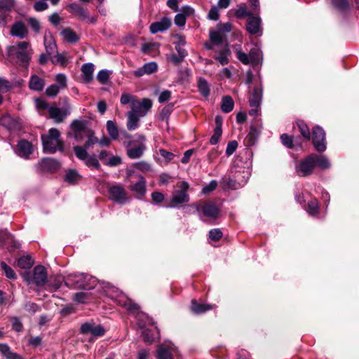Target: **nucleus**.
<instances>
[{
	"label": "nucleus",
	"mask_w": 359,
	"mask_h": 359,
	"mask_svg": "<svg viewBox=\"0 0 359 359\" xmlns=\"http://www.w3.org/2000/svg\"><path fill=\"white\" fill-rule=\"evenodd\" d=\"M8 55L15 58L22 66L27 67L31 60L33 49L28 41H20L16 44L10 46L7 48Z\"/></svg>",
	"instance_id": "obj_1"
},
{
	"label": "nucleus",
	"mask_w": 359,
	"mask_h": 359,
	"mask_svg": "<svg viewBox=\"0 0 359 359\" xmlns=\"http://www.w3.org/2000/svg\"><path fill=\"white\" fill-rule=\"evenodd\" d=\"M41 140L46 153L54 154L64 150L65 143L60 137V133L55 128H50L46 135H42Z\"/></svg>",
	"instance_id": "obj_2"
},
{
	"label": "nucleus",
	"mask_w": 359,
	"mask_h": 359,
	"mask_svg": "<svg viewBox=\"0 0 359 359\" xmlns=\"http://www.w3.org/2000/svg\"><path fill=\"white\" fill-rule=\"evenodd\" d=\"M97 280L84 273L69 274L65 278V285L69 288L91 290L96 285Z\"/></svg>",
	"instance_id": "obj_3"
},
{
	"label": "nucleus",
	"mask_w": 359,
	"mask_h": 359,
	"mask_svg": "<svg viewBox=\"0 0 359 359\" xmlns=\"http://www.w3.org/2000/svg\"><path fill=\"white\" fill-rule=\"evenodd\" d=\"M177 189L174 190L170 198V204L165 205L167 208H179L184 203H187L190 197L188 194L189 184L186 181H180L177 183Z\"/></svg>",
	"instance_id": "obj_4"
},
{
	"label": "nucleus",
	"mask_w": 359,
	"mask_h": 359,
	"mask_svg": "<svg viewBox=\"0 0 359 359\" xmlns=\"http://www.w3.org/2000/svg\"><path fill=\"white\" fill-rule=\"evenodd\" d=\"M313 158L316 157L313 156V154H311L299 162V165L296 166L295 168L297 175L299 177H307L313 173L316 167Z\"/></svg>",
	"instance_id": "obj_5"
},
{
	"label": "nucleus",
	"mask_w": 359,
	"mask_h": 359,
	"mask_svg": "<svg viewBox=\"0 0 359 359\" xmlns=\"http://www.w3.org/2000/svg\"><path fill=\"white\" fill-rule=\"evenodd\" d=\"M80 332L82 334H91L90 341H93L95 337H102L105 334V330L101 325H96L93 322H87L81 325Z\"/></svg>",
	"instance_id": "obj_6"
},
{
	"label": "nucleus",
	"mask_w": 359,
	"mask_h": 359,
	"mask_svg": "<svg viewBox=\"0 0 359 359\" xmlns=\"http://www.w3.org/2000/svg\"><path fill=\"white\" fill-rule=\"evenodd\" d=\"M145 140L146 138L144 135H137L135 142L137 143V145L135 147L129 146L126 147L127 155L130 158L137 159L143 155L146 150V145L144 144Z\"/></svg>",
	"instance_id": "obj_7"
},
{
	"label": "nucleus",
	"mask_w": 359,
	"mask_h": 359,
	"mask_svg": "<svg viewBox=\"0 0 359 359\" xmlns=\"http://www.w3.org/2000/svg\"><path fill=\"white\" fill-rule=\"evenodd\" d=\"M109 297L114 299L117 304L123 306L131 312H135L139 309L137 304L133 303L131 299H128L117 290H113L112 294H109Z\"/></svg>",
	"instance_id": "obj_8"
},
{
	"label": "nucleus",
	"mask_w": 359,
	"mask_h": 359,
	"mask_svg": "<svg viewBox=\"0 0 359 359\" xmlns=\"http://www.w3.org/2000/svg\"><path fill=\"white\" fill-rule=\"evenodd\" d=\"M109 197L118 204H124L130 199L125 189L121 185L118 184L109 187Z\"/></svg>",
	"instance_id": "obj_9"
},
{
	"label": "nucleus",
	"mask_w": 359,
	"mask_h": 359,
	"mask_svg": "<svg viewBox=\"0 0 359 359\" xmlns=\"http://www.w3.org/2000/svg\"><path fill=\"white\" fill-rule=\"evenodd\" d=\"M312 142L315 149L319 152L326 150L325 133L320 126L313 128Z\"/></svg>",
	"instance_id": "obj_10"
},
{
	"label": "nucleus",
	"mask_w": 359,
	"mask_h": 359,
	"mask_svg": "<svg viewBox=\"0 0 359 359\" xmlns=\"http://www.w3.org/2000/svg\"><path fill=\"white\" fill-rule=\"evenodd\" d=\"M70 128L73 133L74 138L78 141L81 142L83 140V135L89 131L90 129L87 127V121L84 120H74L71 125Z\"/></svg>",
	"instance_id": "obj_11"
},
{
	"label": "nucleus",
	"mask_w": 359,
	"mask_h": 359,
	"mask_svg": "<svg viewBox=\"0 0 359 359\" xmlns=\"http://www.w3.org/2000/svg\"><path fill=\"white\" fill-rule=\"evenodd\" d=\"M151 107L152 101L149 98H144L142 101L135 100L132 103L131 111L140 117H144Z\"/></svg>",
	"instance_id": "obj_12"
},
{
	"label": "nucleus",
	"mask_w": 359,
	"mask_h": 359,
	"mask_svg": "<svg viewBox=\"0 0 359 359\" xmlns=\"http://www.w3.org/2000/svg\"><path fill=\"white\" fill-rule=\"evenodd\" d=\"M72 107L69 104L60 109L57 107L51 106L49 108V116L57 123H62L65 118L71 114Z\"/></svg>",
	"instance_id": "obj_13"
},
{
	"label": "nucleus",
	"mask_w": 359,
	"mask_h": 359,
	"mask_svg": "<svg viewBox=\"0 0 359 359\" xmlns=\"http://www.w3.org/2000/svg\"><path fill=\"white\" fill-rule=\"evenodd\" d=\"M60 166V164L57 160L43 158L36 165V170L39 172H55L59 169Z\"/></svg>",
	"instance_id": "obj_14"
},
{
	"label": "nucleus",
	"mask_w": 359,
	"mask_h": 359,
	"mask_svg": "<svg viewBox=\"0 0 359 359\" xmlns=\"http://www.w3.org/2000/svg\"><path fill=\"white\" fill-rule=\"evenodd\" d=\"M34 151V146L32 144L26 140H20L18 142L16 145V148L15 149V154L20 158H22L25 160H28L30 158V155Z\"/></svg>",
	"instance_id": "obj_15"
},
{
	"label": "nucleus",
	"mask_w": 359,
	"mask_h": 359,
	"mask_svg": "<svg viewBox=\"0 0 359 359\" xmlns=\"http://www.w3.org/2000/svg\"><path fill=\"white\" fill-rule=\"evenodd\" d=\"M195 208L197 211L201 210L205 217L210 219H216L219 212L218 207L212 202H207L201 207L195 206Z\"/></svg>",
	"instance_id": "obj_16"
},
{
	"label": "nucleus",
	"mask_w": 359,
	"mask_h": 359,
	"mask_svg": "<svg viewBox=\"0 0 359 359\" xmlns=\"http://www.w3.org/2000/svg\"><path fill=\"white\" fill-rule=\"evenodd\" d=\"M171 26V20L168 17L162 18L159 21L154 22L151 24L149 31L151 34L163 32L170 28Z\"/></svg>",
	"instance_id": "obj_17"
},
{
	"label": "nucleus",
	"mask_w": 359,
	"mask_h": 359,
	"mask_svg": "<svg viewBox=\"0 0 359 359\" xmlns=\"http://www.w3.org/2000/svg\"><path fill=\"white\" fill-rule=\"evenodd\" d=\"M10 34L12 36L22 39L27 36L28 29L23 22L17 21L11 26Z\"/></svg>",
	"instance_id": "obj_18"
},
{
	"label": "nucleus",
	"mask_w": 359,
	"mask_h": 359,
	"mask_svg": "<svg viewBox=\"0 0 359 359\" xmlns=\"http://www.w3.org/2000/svg\"><path fill=\"white\" fill-rule=\"evenodd\" d=\"M33 280L38 286H42L46 283L47 273L43 266L38 265L34 267L33 271Z\"/></svg>",
	"instance_id": "obj_19"
},
{
	"label": "nucleus",
	"mask_w": 359,
	"mask_h": 359,
	"mask_svg": "<svg viewBox=\"0 0 359 359\" xmlns=\"http://www.w3.org/2000/svg\"><path fill=\"white\" fill-rule=\"evenodd\" d=\"M158 69L157 63L155 62H150L145 63L142 67L133 72L134 76L136 77L142 76L144 74H151Z\"/></svg>",
	"instance_id": "obj_20"
},
{
	"label": "nucleus",
	"mask_w": 359,
	"mask_h": 359,
	"mask_svg": "<svg viewBox=\"0 0 359 359\" xmlns=\"http://www.w3.org/2000/svg\"><path fill=\"white\" fill-rule=\"evenodd\" d=\"M215 52L217 53V55L214 57V58L218 61L222 65H226L229 62V56L231 54V51L229 48L228 44L225 42L224 47L218 50H215Z\"/></svg>",
	"instance_id": "obj_21"
},
{
	"label": "nucleus",
	"mask_w": 359,
	"mask_h": 359,
	"mask_svg": "<svg viewBox=\"0 0 359 359\" xmlns=\"http://www.w3.org/2000/svg\"><path fill=\"white\" fill-rule=\"evenodd\" d=\"M46 81L44 79L39 76L36 74H32L30 76L29 81V88L34 91L40 92L44 88Z\"/></svg>",
	"instance_id": "obj_22"
},
{
	"label": "nucleus",
	"mask_w": 359,
	"mask_h": 359,
	"mask_svg": "<svg viewBox=\"0 0 359 359\" xmlns=\"http://www.w3.org/2000/svg\"><path fill=\"white\" fill-rule=\"evenodd\" d=\"M215 128L214 129V133L211 136L210 143L215 145L218 143L219 138L222 134V118L219 116L215 117Z\"/></svg>",
	"instance_id": "obj_23"
},
{
	"label": "nucleus",
	"mask_w": 359,
	"mask_h": 359,
	"mask_svg": "<svg viewBox=\"0 0 359 359\" xmlns=\"http://www.w3.org/2000/svg\"><path fill=\"white\" fill-rule=\"evenodd\" d=\"M130 189L139 196H144L146 194V180L142 175L139 176V180L130 186Z\"/></svg>",
	"instance_id": "obj_24"
},
{
	"label": "nucleus",
	"mask_w": 359,
	"mask_h": 359,
	"mask_svg": "<svg viewBox=\"0 0 359 359\" xmlns=\"http://www.w3.org/2000/svg\"><path fill=\"white\" fill-rule=\"evenodd\" d=\"M261 19L259 17L250 16L247 21L246 28L251 34H257L260 30Z\"/></svg>",
	"instance_id": "obj_25"
},
{
	"label": "nucleus",
	"mask_w": 359,
	"mask_h": 359,
	"mask_svg": "<svg viewBox=\"0 0 359 359\" xmlns=\"http://www.w3.org/2000/svg\"><path fill=\"white\" fill-rule=\"evenodd\" d=\"M157 359H172V348L170 345L161 344L156 351Z\"/></svg>",
	"instance_id": "obj_26"
},
{
	"label": "nucleus",
	"mask_w": 359,
	"mask_h": 359,
	"mask_svg": "<svg viewBox=\"0 0 359 359\" xmlns=\"http://www.w3.org/2000/svg\"><path fill=\"white\" fill-rule=\"evenodd\" d=\"M69 12L77 15L81 20H86L88 19V14L86 9L81 7L78 4H71L68 6Z\"/></svg>",
	"instance_id": "obj_27"
},
{
	"label": "nucleus",
	"mask_w": 359,
	"mask_h": 359,
	"mask_svg": "<svg viewBox=\"0 0 359 359\" xmlns=\"http://www.w3.org/2000/svg\"><path fill=\"white\" fill-rule=\"evenodd\" d=\"M263 90L262 87H255L253 93L249 98V103L251 107H259L262 100Z\"/></svg>",
	"instance_id": "obj_28"
},
{
	"label": "nucleus",
	"mask_w": 359,
	"mask_h": 359,
	"mask_svg": "<svg viewBox=\"0 0 359 359\" xmlns=\"http://www.w3.org/2000/svg\"><path fill=\"white\" fill-rule=\"evenodd\" d=\"M61 35L65 41L70 43H75L79 40V35L69 27L64 28Z\"/></svg>",
	"instance_id": "obj_29"
},
{
	"label": "nucleus",
	"mask_w": 359,
	"mask_h": 359,
	"mask_svg": "<svg viewBox=\"0 0 359 359\" xmlns=\"http://www.w3.org/2000/svg\"><path fill=\"white\" fill-rule=\"evenodd\" d=\"M82 78L86 83H90L93 79L94 65L93 63H86L81 67Z\"/></svg>",
	"instance_id": "obj_30"
},
{
	"label": "nucleus",
	"mask_w": 359,
	"mask_h": 359,
	"mask_svg": "<svg viewBox=\"0 0 359 359\" xmlns=\"http://www.w3.org/2000/svg\"><path fill=\"white\" fill-rule=\"evenodd\" d=\"M214 306L210 304H200L196 300L193 299L191 303V310L196 314L204 313L207 311L211 310Z\"/></svg>",
	"instance_id": "obj_31"
},
{
	"label": "nucleus",
	"mask_w": 359,
	"mask_h": 359,
	"mask_svg": "<svg viewBox=\"0 0 359 359\" xmlns=\"http://www.w3.org/2000/svg\"><path fill=\"white\" fill-rule=\"evenodd\" d=\"M226 34L220 29L210 32V41L215 45L223 44L226 41Z\"/></svg>",
	"instance_id": "obj_32"
},
{
	"label": "nucleus",
	"mask_w": 359,
	"mask_h": 359,
	"mask_svg": "<svg viewBox=\"0 0 359 359\" xmlns=\"http://www.w3.org/2000/svg\"><path fill=\"white\" fill-rule=\"evenodd\" d=\"M140 116L134 114L131 111L127 115V128L129 130H134L139 126Z\"/></svg>",
	"instance_id": "obj_33"
},
{
	"label": "nucleus",
	"mask_w": 359,
	"mask_h": 359,
	"mask_svg": "<svg viewBox=\"0 0 359 359\" xmlns=\"http://www.w3.org/2000/svg\"><path fill=\"white\" fill-rule=\"evenodd\" d=\"M44 46L47 55H51L57 50V45L51 34L44 36Z\"/></svg>",
	"instance_id": "obj_34"
},
{
	"label": "nucleus",
	"mask_w": 359,
	"mask_h": 359,
	"mask_svg": "<svg viewBox=\"0 0 359 359\" xmlns=\"http://www.w3.org/2000/svg\"><path fill=\"white\" fill-rule=\"evenodd\" d=\"M313 156L316 157L313 158L316 166H318L322 170H325L330 168L331 164L325 156L318 155L315 154H313Z\"/></svg>",
	"instance_id": "obj_35"
},
{
	"label": "nucleus",
	"mask_w": 359,
	"mask_h": 359,
	"mask_svg": "<svg viewBox=\"0 0 359 359\" xmlns=\"http://www.w3.org/2000/svg\"><path fill=\"white\" fill-rule=\"evenodd\" d=\"M81 177L76 170H69L65 175V181L70 184H76L78 183Z\"/></svg>",
	"instance_id": "obj_36"
},
{
	"label": "nucleus",
	"mask_w": 359,
	"mask_h": 359,
	"mask_svg": "<svg viewBox=\"0 0 359 359\" xmlns=\"http://www.w3.org/2000/svg\"><path fill=\"white\" fill-rule=\"evenodd\" d=\"M198 89L202 96L208 97L210 95V86L208 81L202 77H200L197 83Z\"/></svg>",
	"instance_id": "obj_37"
},
{
	"label": "nucleus",
	"mask_w": 359,
	"mask_h": 359,
	"mask_svg": "<svg viewBox=\"0 0 359 359\" xmlns=\"http://www.w3.org/2000/svg\"><path fill=\"white\" fill-rule=\"evenodd\" d=\"M62 282L65 283V278H64L61 275H57L50 278L48 286L50 291H55L61 287Z\"/></svg>",
	"instance_id": "obj_38"
},
{
	"label": "nucleus",
	"mask_w": 359,
	"mask_h": 359,
	"mask_svg": "<svg viewBox=\"0 0 359 359\" xmlns=\"http://www.w3.org/2000/svg\"><path fill=\"white\" fill-rule=\"evenodd\" d=\"M0 352L7 359H22L20 355L12 352L10 347L6 344H0Z\"/></svg>",
	"instance_id": "obj_39"
},
{
	"label": "nucleus",
	"mask_w": 359,
	"mask_h": 359,
	"mask_svg": "<svg viewBox=\"0 0 359 359\" xmlns=\"http://www.w3.org/2000/svg\"><path fill=\"white\" fill-rule=\"evenodd\" d=\"M234 52L236 53V57L244 65H249L250 63L249 55L242 50L241 45L234 47Z\"/></svg>",
	"instance_id": "obj_40"
},
{
	"label": "nucleus",
	"mask_w": 359,
	"mask_h": 359,
	"mask_svg": "<svg viewBox=\"0 0 359 359\" xmlns=\"http://www.w3.org/2000/svg\"><path fill=\"white\" fill-rule=\"evenodd\" d=\"M106 128L110 138L114 140H117L118 137V130L115 122L111 120L107 121Z\"/></svg>",
	"instance_id": "obj_41"
},
{
	"label": "nucleus",
	"mask_w": 359,
	"mask_h": 359,
	"mask_svg": "<svg viewBox=\"0 0 359 359\" xmlns=\"http://www.w3.org/2000/svg\"><path fill=\"white\" fill-rule=\"evenodd\" d=\"M234 102L231 97L224 96L222 98L221 109L224 113H229L233 109Z\"/></svg>",
	"instance_id": "obj_42"
},
{
	"label": "nucleus",
	"mask_w": 359,
	"mask_h": 359,
	"mask_svg": "<svg viewBox=\"0 0 359 359\" xmlns=\"http://www.w3.org/2000/svg\"><path fill=\"white\" fill-rule=\"evenodd\" d=\"M239 175L240 174L235 173L233 178L229 179V181L227 182L229 187L233 189H237L246 183L245 180H240Z\"/></svg>",
	"instance_id": "obj_43"
},
{
	"label": "nucleus",
	"mask_w": 359,
	"mask_h": 359,
	"mask_svg": "<svg viewBox=\"0 0 359 359\" xmlns=\"http://www.w3.org/2000/svg\"><path fill=\"white\" fill-rule=\"evenodd\" d=\"M154 332H158L156 327H154L152 330L144 329L142 332L144 341L149 344L152 343L156 337Z\"/></svg>",
	"instance_id": "obj_44"
},
{
	"label": "nucleus",
	"mask_w": 359,
	"mask_h": 359,
	"mask_svg": "<svg viewBox=\"0 0 359 359\" xmlns=\"http://www.w3.org/2000/svg\"><path fill=\"white\" fill-rule=\"evenodd\" d=\"M297 125L302 135L306 140H309L311 138V133L309 126L302 121L299 120L297 121Z\"/></svg>",
	"instance_id": "obj_45"
},
{
	"label": "nucleus",
	"mask_w": 359,
	"mask_h": 359,
	"mask_svg": "<svg viewBox=\"0 0 359 359\" xmlns=\"http://www.w3.org/2000/svg\"><path fill=\"white\" fill-rule=\"evenodd\" d=\"M86 137L88 139L83 145L86 148L89 149L98 142V138L95 136L94 132L91 129L89 131H87V133L83 135V137Z\"/></svg>",
	"instance_id": "obj_46"
},
{
	"label": "nucleus",
	"mask_w": 359,
	"mask_h": 359,
	"mask_svg": "<svg viewBox=\"0 0 359 359\" xmlns=\"http://www.w3.org/2000/svg\"><path fill=\"white\" fill-rule=\"evenodd\" d=\"M34 264L31 257L29 256H23L18 259V266L24 269H30Z\"/></svg>",
	"instance_id": "obj_47"
},
{
	"label": "nucleus",
	"mask_w": 359,
	"mask_h": 359,
	"mask_svg": "<svg viewBox=\"0 0 359 359\" xmlns=\"http://www.w3.org/2000/svg\"><path fill=\"white\" fill-rule=\"evenodd\" d=\"M87 149L88 148H86L85 146H75L74 147V154L76 155V156L81 160V161H85L86 158L88 157V154L87 152Z\"/></svg>",
	"instance_id": "obj_48"
},
{
	"label": "nucleus",
	"mask_w": 359,
	"mask_h": 359,
	"mask_svg": "<svg viewBox=\"0 0 359 359\" xmlns=\"http://www.w3.org/2000/svg\"><path fill=\"white\" fill-rule=\"evenodd\" d=\"M15 4V0H0V10L9 14Z\"/></svg>",
	"instance_id": "obj_49"
},
{
	"label": "nucleus",
	"mask_w": 359,
	"mask_h": 359,
	"mask_svg": "<svg viewBox=\"0 0 359 359\" xmlns=\"http://www.w3.org/2000/svg\"><path fill=\"white\" fill-rule=\"evenodd\" d=\"M235 16L238 19H242L246 16H251V13L248 11L245 4H243L238 6V9L235 12Z\"/></svg>",
	"instance_id": "obj_50"
},
{
	"label": "nucleus",
	"mask_w": 359,
	"mask_h": 359,
	"mask_svg": "<svg viewBox=\"0 0 359 359\" xmlns=\"http://www.w3.org/2000/svg\"><path fill=\"white\" fill-rule=\"evenodd\" d=\"M332 5L340 11H346L349 8L348 0H331Z\"/></svg>",
	"instance_id": "obj_51"
},
{
	"label": "nucleus",
	"mask_w": 359,
	"mask_h": 359,
	"mask_svg": "<svg viewBox=\"0 0 359 359\" xmlns=\"http://www.w3.org/2000/svg\"><path fill=\"white\" fill-rule=\"evenodd\" d=\"M120 140L123 141V144L125 147L132 146L133 144L135 142V140H132L131 135L127 133L126 130L121 131Z\"/></svg>",
	"instance_id": "obj_52"
},
{
	"label": "nucleus",
	"mask_w": 359,
	"mask_h": 359,
	"mask_svg": "<svg viewBox=\"0 0 359 359\" xmlns=\"http://www.w3.org/2000/svg\"><path fill=\"white\" fill-rule=\"evenodd\" d=\"M319 209L318 202L316 199H312L308 203L306 211L312 215L318 214Z\"/></svg>",
	"instance_id": "obj_53"
},
{
	"label": "nucleus",
	"mask_w": 359,
	"mask_h": 359,
	"mask_svg": "<svg viewBox=\"0 0 359 359\" xmlns=\"http://www.w3.org/2000/svg\"><path fill=\"white\" fill-rule=\"evenodd\" d=\"M1 267L5 273L6 276L12 280H15L17 278V276L14 271L8 266L5 262H2L1 263Z\"/></svg>",
	"instance_id": "obj_54"
},
{
	"label": "nucleus",
	"mask_w": 359,
	"mask_h": 359,
	"mask_svg": "<svg viewBox=\"0 0 359 359\" xmlns=\"http://www.w3.org/2000/svg\"><path fill=\"white\" fill-rule=\"evenodd\" d=\"M60 90L57 84H52L49 86L46 90V95L50 97H54L57 95Z\"/></svg>",
	"instance_id": "obj_55"
},
{
	"label": "nucleus",
	"mask_w": 359,
	"mask_h": 359,
	"mask_svg": "<svg viewBox=\"0 0 359 359\" xmlns=\"http://www.w3.org/2000/svg\"><path fill=\"white\" fill-rule=\"evenodd\" d=\"M86 165L88 167H93L98 169L100 168V163L95 156H88L84 161Z\"/></svg>",
	"instance_id": "obj_56"
},
{
	"label": "nucleus",
	"mask_w": 359,
	"mask_h": 359,
	"mask_svg": "<svg viewBox=\"0 0 359 359\" xmlns=\"http://www.w3.org/2000/svg\"><path fill=\"white\" fill-rule=\"evenodd\" d=\"M250 63L253 65H257L260 60V53L259 49L251 50L250 53Z\"/></svg>",
	"instance_id": "obj_57"
},
{
	"label": "nucleus",
	"mask_w": 359,
	"mask_h": 359,
	"mask_svg": "<svg viewBox=\"0 0 359 359\" xmlns=\"http://www.w3.org/2000/svg\"><path fill=\"white\" fill-rule=\"evenodd\" d=\"M208 236L210 240L218 241L222 238L223 233L219 229H213L209 231Z\"/></svg>",
	"instance_id": "obj_58"
},
{
	"label": "nucleus",
	"mask_w": 359,
	"mask_h": 359,
	"mask_svg": "<svg viewBox=\"0 0 359 359\" xmlns=\"http://www.w3.org/2000/svg\"><path fill=\"white\" fill-rule=\"evenodd\" d=\"M280 140L282 144L287 148L292 149L293 147V140L292 136L284 133L280 135Z\"/></svg>",
	"instance_id": "obj_59"
},
{
	"label": "nucleus",
	"mask_w": 359,
	"mask_h": 359,
	"mask_svg": "<svg viewBox=\"0 0 359 359\" xmlns=\"http://www.w3.org/2000/svg\"><path fill=\"white\" fill-rule=\"evenodd\" d=\"M27 22L31 28L36 32L39 33L41 30L40 22L35 18H29Z\"/></svg>",
	"instance_id": "obj_60"
},
{
	"label": "nucleus",
	"mask_w": 359,
	"mask_h": 359,
	"mask_svg": "<svg viewBox=\"0 0 359 359\" xmlns=\"http://www.w3.org/2000/svg\"><path fill=\"white\" fill-rule=\"evenodd\" d=\"M13 85L7 79L0 77V90L7 92L13 88Z\"/></svg>",
	"instance_id": "obj_61"
},
{
	"label": "nucleus",
	"mask_w": 359,
	"mask_h": 359,
	"mask_svg": "<svg viewBox=\"0 0 359 359\" xmlns=\"http://www.w3.org/2000/svg\"><path fill=\"white\" fill-rule=\"evenodd\" d=\"M135 97L133 95L130 94L124 93L121 95L120 102L122 104H130V108L132 107V103L133 101H135Z\"/></svg>",
	"instance_id": "obj_62"
},
{
	"label": "nucleus",
	"mask_w": 359,
	"mask_h": 359,
	"mask_svg": "<svg viewBox=\"0 0 359 359\" xmlns=\"http://www.w3.org/2000/svg\"><path fill=\"white\" fill-rule=\"evenodd\" d=\"M56 84L58 85L60 89H64L67 87V77L63 74H58L55 76Z\"/></svg>",
	"instance_id": "obj_63"
},
{
	"label": "nucleus",
	"mask_w": 359,
	"mask_h": 359,
	"mask_svg": "<svg viewBox=\"0 0 359 359\" xmlns=\"http://www.w3.org/2000/svg\"><path fill=\"white\" fill-rule=\"evenodd\" d=\"M134 167L142 172H149L151 170V165L144 161H140L135 163Z\"/></svg>",
	"instance_id": "obj_64"
}]
</instances>
